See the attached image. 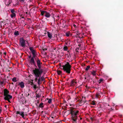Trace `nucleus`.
Returning a JSON list of instances; mask_svg holds the SVG:
<instances>
[{"label": "nucleus", "mask_w": 123, "mask_h": 123, "mask_svg": "<svg viewBox=\"0 0 123 123\" xmlns=\"http://www.w3.org/2000/svg\"><path fill=\"white\" fill-rule=\"evenodd\" d=\"M35 60L37 62L38 68H40L41 67V65L42 64V63L40 62V61L38 59V57H37L35 58Z\"/></svg>", "instance_id": "obj_5"}, {"label": "nucleus", "mask_w": 123, "mask_h": 123, "mask_svg": "<svg viewBox=\"0 0 123 123\" xmlns=\"http://www.w3.org/2000/svg\"><path fill=\"white\" fill-rule=\"evenodd\" d=\"M65 34L67 37H69L70 35V32L68 31Z\"/></svg>", "instance_id": "obj_15"}, {"label": "nucleus", "mask_w": 123, "mask_h": 123, "mask_svg": "<svg viewBox=\"0 0 123 123\" xmlns=\"http://www.w3.org/2000/svg\"><path fill=\"white\" fill-rule=\"evenodd\" d=\"M47 33L48 37L49 38L51 39L52 37V33H50L49 32H48Z\"/></svg>", "instance_id": "obj_13"}, {"label": "nucleus", "mask_w": 123, "mask_h": 123, "mask_svg": "<svg viewBox=\"0 0 123 123\" xmlns=\"http://www.w3.org/2000/svg\"><path fill=\"white\" fill-rule=\"evenodd\" d=\"M20 42L21 46L22 47H24L25 46V41L23 38H20Z\"/></svg>", "instance_id": "obj_4"}, {"label": "nucleus", "mask_w": 123, "mask_h": 123, "mask_svg": "<svg viewBox=\"0 0 123 123\" xmlns=\"http://www.w3.org/2000/svg\"><path fill=\"white\" fill-rule=\"evenodd\" d=\"M57 74L58 75H61L62 74V71L60 70H58L57 71Z\"/></svg>", "instance_id": "obj_20"}, {"label": "nucleus", "mask_w": 123, "mask_h": 123, "mask_svg": "<svg viewBox=\"0 0 123 123\" xmlns=\"http://www.w3.org/2000/svg\"><path fill=\"white\" fill-rule=\"evenodd\" d=\"M19 84L21 88H22L24 87V84L23 82H21L19 83Z\"/></svg>", "instance_id": "obj_12"}, {"label": "nucleus", "mask_w": 123, "mask_h": 123, "mask_svg": "<svg viewBox=\"0 0 123 123\" xmlns=\"http://www.w3.org/2000/svg\"><path fill=\"white\" fill-rule=\"evenodd\" d=\"M33 56V57L32 58L30 61V63L31 64L35 65V61L34 60V57Z\"/></svg>", "instance_id": "obj_10"}, {"label": "nucleus", "mask_w": 123, "mask_h": 123, "mask_svg": "<svg viewBox=\"0 0 123 123\" xmlns=\"http://www.w3.org/2000/svg\"><path fill=\"white\" fill-rule=\"evenodd\" d=\"M16 16V14L14 13H13L11 15V16L12 18H13L14 17H15Z\"/></svg>", "instance_id": "obj_16"}, {"label": "nucleus", "mask_w": 123, "mask_h": 123, "mask_svg": "<svg viewBox=\"0 0 123 123\" xmlns=\"http://www.w3.org/2000/svg\"><path fill=\"white\" fill-rule=\"evenodd\" d=\"M9 91H8L7 89H5L4 90V96H6V95H8Z\"/></svg>", "instance_id": "obj_11"}, {"label": "nucleus", "mask_w": 123, "mask_h": 123, "mask_svg": "<svg viewBox=\"0 0 123 123\" xmlns=\"http://www.w3.org/2000/svg\"><path fill=\"white\" fill-rule=\"evenodd\" d=\"M33 87L35 89H36L37 88V86L36 85H34L33 86Z\"/></svg>", "instance_id": "obj_26"}, {"label": "nucleus", "mask_w": 123, "mask_h": 123, "mask_svg": "<svg viewBox=\"0 0 123 123\" xmlns=\"http://www.w3.org/2000/svg\"><path fill=\"white\" fill-rule=\"evenodd\" d=\"M47 100H48V103L49 104H50L52 102V100L51 98H50L49 99L48 98H47Z\"/></svg>", "instance_id": "obj_19"}, {"label": "nucleus", "mask_w": 123, "mask_h": 123, "mask_svg": "<svg viewBox=\"0 0 123 123\" xmlns=\"http://www.w3.org/2000/svg\"><path fill=\"white\" fill-rule=\"evenodd\" d=\"M43 103H41L39 105V107L41 108L43 107Z\"/></svg>", "instance_id": "obj_23"}, {"label": "nucleus", "mask_w": 123, "mask_h": 123, "mask_svg": "<svg viewBox=\"0 0 123 123\" xmlns=\"http://www.w3.org/2000/svg\"><path fill=\"white\" fill-rule=\"evenodd\" d=\"M33 80H32V81L30 83V84L31 85H32L33 84Z\"/></svg>", "instance_id": "obj_28"}, {"label": "nucleus", "mask_w": 123, "mask_h": 123, "mask_svg": "<svg viewBox=\"0 0 123 123\" xmlns=\"http://www.w3.org/2000/svg\"><path fill=\"white\" fill-rule=\"evenodd\" d=\"M104 80L102 79H100L99 80V83H100L102 81H103Z\"/></svg>", "instance_id": "obj_27"}, {"label": "nucleus", "mask_w": 123, "mask_h": 123, "mask_svg": "<svg viewBox=\"0 0 123 123\" xmlns=\"http://www.w3.org/2000/svg\"><path fill=\"white\" fill-rule=\"evenodd\" d=\"M36 78L35 79V80L36 81H37V78L38 77H36Z\"/></svg>", "instance_id": "obj_34"}, {"label": "nucleus", "mask_w": 123, "mask_h": 123, "mask_svg": "<svg viewBox=\"0 0 123 123\" xmlns=\"http://www.w3.org/2000/svg\"><path fill=\"white\" fill-rule=\"evenodd\" d=\"M45 17L47 18H49L50 17V15L49 13L46 12H45Z\"/></svg>", "instance_id": "obj_14"}, {"label": "nucleus", "mask_w": 123, "mask_h": 123, "mask_svg": "<svg viewBox=\"0 0 123 123\" xmlns=\"http://www.w3.org/2000/svg\"><path fill=\"white\" fill-rule=\"evenodd\" d=\"M5 99L6 100H7L9 103H10V99L12 98V96L8 94L5 96Z\"/></svg>", "instance_id": "obj_6"}, {"label": "nucleus", "mask_w": 123, "mask_h": 123, "mask_svg": "<svg viewBox=\"0 0 123 123\" xmlns=\"http://www.w3.org/2000/svg\"><path fill=\"white\" fill-rule=\"evenodd\" d=\"M6 52H4V54L5 55H6Z\"/></svg>", "instance_id": "obj_36"}, {"label": "nucleus", "mask_w": 123, "mask_h": 123, "mask_svg": "<svg viewBox=\"0 0 123 123\" xmlns=\"http://www.w3.org/2000/svg\"><path fill=\"white\" fill-rule=\"evenodd\" d=\"M62 67L63 70L64 72L68 74L70 73L71 66L68 62H67L65 65H63Z\"/></svg>", "instance_id": "obj_1"}, {"label": "nucleus", "mask_w": 123, "mask_h": 123, "mask_svg": "<svg viewBox=\"0 0 123 123\" xmlns=\"http://www.w3.org/2000/svg\"><path fill=\"white\" fill-rule=\"evenodd\" d=\"M1 112V109H0V113Z\"/></svg>", "instance_id": "obj_37"}, {"label": "nucleus", "mask_w": 123, "mask_h": 123, "mask_svg": "<svg viewBox=\"0 0 123 123\" xmlns=\"http://www.w3.org/2000/svg\"><path fill=\"white\" fill-rule=\"evenodd\" d=\"M76 81L75 80H72L71 82V86L75 85L76 84Z\"/></svg>", "instance_id": "obj_7"}, {"label": "nucleus", "mask_w": 123, "mask_h": 123, "mask_svg": "<svg viewBox=\"0 0 123 123\" xmlns=\"http://www.w3.org/2000/svg\"><path fill=\"white\" fill-rule=\"evenodd\" d=\"M33 72L36 77H38L41 75L42 72L38 69L35 68L33 70Z\"/></svg>", "instance_id": "obj_3"}, {"label": "nucleus", "mask_w": 123, "mask_h": 123, "mask_svg": "<svg viewBox=\"0 0 123 123\" xmlns=\"http://www.w3.org/2000/svg\"><path fill=\"white\" fill-rule=\"evenodd\" d=\"M79 112L78 111L76 110H72L71 111L72 119L74 121H76L77 119V115Z\"/></svg>", "instance_id": "obj_2"}, {"label": "nucleus", "mask_w": 123, "mask_h": 123, "mask_svg": "<svg viewBox=\"0 0 123 123\" xmlns=\"http://www.w3.org/2000/svg\"><path fill=\"white\" fill-rule=\"evenodd\" d=\"M19 1L22 2H24L25 0H19Z\"/></svg>", "instance_id": "obj_30"}, {"label": "nucleus", "mask_w": 123, "mask_h": 123, "mask_svg": "<svg viewBox=\"0 0 123 123\" xmlns=\"http://www.w3.org/2000/svg\"><path fill=\"white\" fill-rule=\"evenodd\" d=\"M81 118H80V119H81Z\"/></svg>", "instance_id": "obj_38"}, {"label": "nucleus", "mask_w": 123, "mask_h": 123, "mask_svg": "<svg viewBox=\"0 0 123 123\" xmlns=\"http://www.w3.org/2000/svg\"><path fill=\"white\" fill-rule=\"evenodd\" d=\"M14 34L15 35L17 36L19 35L18 32V31H15L14 33Z\"/></svg>", "instance_id": "obj_17"}, {"label": "nucleus", "mask_w": 123, "mask_h": 123, "mask_svg": "<svg viewBox=\"0 0 123 123\" xmlns=\"http://www.w3.org/2000/svg\"><path fill=\"white\" fill-rule=\"evenodd\" d=\"M46 11H42L41 12V14L42 15H43L45 13V12Z\"/></svg>", "instance_id": "obj_22"}, {"label": "nucleus", "mask_w": 123, "mask_h": 123, "mask_svg": "<svg viewBox=\"0 0 123 123\" xmlns=\"http://www.w3.org/2000/svg\"><path fill=\"white\" fill-rule=\"evenodd\" d=\"M96 71H93L92 72V74L93 76H95L96 74Z\"/></svg>", "instance_id": "obj_18"}, {"label": "nucleus", "mask_w": 123, "mask_h": 123, "mask_svg": "<svg viewBox=\"0 0 123 123\" xmlns=\"http://www.w3.org/2000/svg\"><path fill=\"white\" fill-rule=\"evenodd\" d=\"M63 49L64 51H67L68 50V48L66 46H64L63 48Z\"/></svg>", "instance_id": "obj_21"}, {"label": "nucleus", "mask_w": 123, "mask_h": 123, "mask_svg": "<svg viewBox=\"0 0 123 123\" xmlns=\"http://www.w3.org/2000/svg\"><path fill=\"white\" fill-rule=\"evenodd\" d=\"M73 27H74L75 28L76 27V25L74 24L72 26Z\"/></svg>", "instance_id": "obj_35"}, {"label": "nucleus", "mask_w": 123, "mask_h": 123, "mask_svg": "<svg viewBox=\"0 0 123 123\" xmlns=\"http://www.w3.org/2000/svg\"><path fill=\"white\" fill-rule=\"evenodd\" d=\"M98 93H96V97L97 98H98Z\"/></svg>", "instance_id": "obj_32"}, {"label": "nucleus", "mask_w": 123, "mask_h": 123, "mask_svg": "<svg viewBox=\"0 0 123 123\" xmlns=\"http://www.w3.org/2000/svg\"><path fill=\"white\" fill-rule=\"evenodd\" d=\"M30 49L33 54L34 57L35 52V51L32 48H30Z\"/></svg>", "instance_id": "obj_9"}, {"label": "nucleus", "mask_w": 123, "mask_h": 123, "mask_svg": "<svg viewBox=\"0 0 123 123\" xmlns=\"http://www.w3.org/2000/svg\"><path fill=\"white\" fill-rule=\"evenodd\" d=\"M92 104L93 105H95V102L94 101H92Z\"/></svg>", "instance_id": "obj_29"}, {"label": "nucleus", "mask_w": 123, "mask_h": 123, "mask_svg": "<svg viewBox=\"0 0 123 123\" xmlns=\"http://www.w3.org/2000/svg\"><path fill=\"white\" fill-rule=\"evenodd\" d=\"M12 80L14 82H16L17 81L16 78V77H14L12 79Z\"/></svg>", "instance_id": "obj_24"}, {"label": "nucleus", "mask_w": 123, "mask_h": 123, "mask_svg": "<svg viewBox=\"0 0 123 123\" xmlns=\"http://www.w3.org/2000/svg\"><path fill=\"white\" fill-rule=\"evenodd\" d=\"M90 68V67L89 66H88L86 68V71L88 70L89 68Z\"/></svg>", "instance_id": "obj_25"}, {"label": "nucleus", "mask_w": 123, "mask_h": 123, "mask_svg": "<svg viewBox=\"0 0 123 123\" xmlns=\"http://www.w3.org/2000/svg\"><path fill=\"white\" fill-rule=\"evenodd\" d=\"M16 114H19L23 118L24 117V114L23 112H20L18 111H17V112Z\"/></svg>", "instance_id": "obj_8"}, {"label": "nucleus", "mask_w": 123, "mask_h": 123, "mask_svg": "<svg viewBox=\"0 0 123 123\" xmlns=\"http://www.w3.org/2000/svg\"><path fill=\"white\" fill-rule=\"evenodd\" d=\"M11 12L12 13V14L14 13V11L13 10H12L11 11Z\"/></svg>", "instance_id": "obj_33"}, {"label": "nucleus", "mask_w": 123, "mask_h": 123, "mask_svg": "<svg viewBox=\"0 0 123 123\" xmlns=\"http://www.w3.org/2000/svg\"><path fill=\"white\" fill-rule=\"evenodd\" d=\"M40 78H39L38 80V81H37V82H38V84H39V82H40Z\"/></svg>", "instance_id": "obj_31"}]
</instances>
